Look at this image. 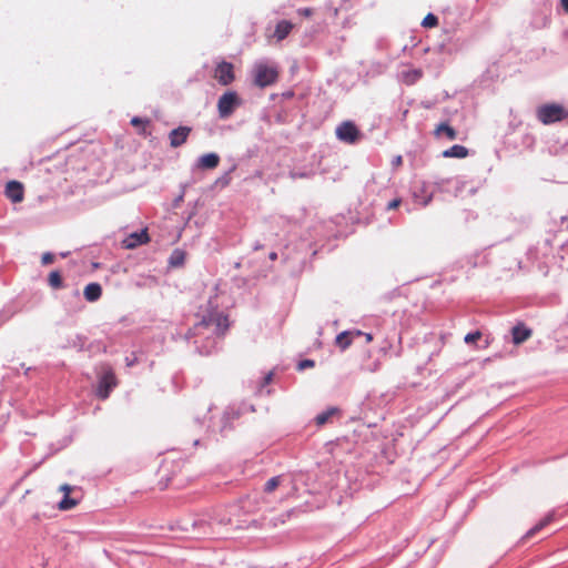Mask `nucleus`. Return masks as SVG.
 Here are the masks:
<instances>
[{"instance_id":"c756f323","label":"nucleus","mask_w":568,"mask_h":568,"mask_svg":"<svg viewBox=\"0 0 568 568\" xmlns=\"http://www.w3.org/2000/svg\"><path fill=\"white\" fill-rule=\"evenodd\" d=\"M315 366V362L313 359H302L297 364L298 371H304L306 368H312Z\"/></svg>"},{"instance_id":"9d476101","label":"nucleus","mask_w":568,"mask_h":568,"mask_svg":"<svg viewBox=\"0 0 568 568\" xmlns=\"http://www.w3.org/2000/svg\"><path fill=\"white\" fill-rule=\"evenodd\" d=\"M150 241V236L146 230L131 233L126 239L122 241V246L126 250H133L142 244Z\"/></svg>"},{"instance_id":"cd10ccee","label":"nucleus","mask_w":568,"mask_h":568,"mask_svg":"<svg viewBox=\"0 0 568 568\" xmlns=\"http://www.w3.org/2000/svg\"><path fill=\"white\" fill-rule=\"evenodd\" d=\"M235 170V166H233L229 172H225L222 176H220L216 181H215V184L221 186V187H225L230 184L231 182V172Z\"/></svg>"},{"instance_id":"b1692460","label":"nucleus","mask_w":568,"mask_h":568,"mask_svg":"<svg viewBox=\"0 0 568 568\" xmlns=\"http://www.w3.org/2000/svg\"><path fill=\"white\" fill-rule=\"evenodd\" d=\"M48 284L53 290H60L63 287V280L59 271H52L48 276Z\"/></svg>"},{"instance_id":"39448f33","label":"nucleus","mask_w":568,"mask_h":568,"mask_svg":"<svg viewBox=\"0 0 568 568\" xmlns=\"http://www.w3.org/2000/svg\"><path fill=\"white\" fill-rule=\"evenodd\" d=\"M241 104L242 100L235 91L223 93L217 101L220 119H229Z\"/></svg>"},{"instance_id":"6e6552de","label":"nucleus","mask_w":568,"mask_h":568,"mask_svg":"<svg viewBox=\"0 0 568 568\" xmlns=\"http://www.w3.org/2000/svg\"><path fill=\"white\" fill-rule=\"evenodd\" d=\"M191 132H192V128L185 126V125H180L176 129H173L169 133V140H170L171 148L176 149V148H180L181 145H183L186 142Z\"/></svg>"},{"instance_id":"2eb2a0df","label":"nucleus","mask_w":568,"mask_h":568,"mask_svg":"<svg viewBox=\"0 0 568 568\" xmlns=\"http://www.w3.org/2000/svg\"><path fill=\"white\" fill-rule=\"evenodd\" d=\"M220 164V156L217 153H206L197 159L196 166L202 170H213Z\"/></svg>"},{"instance_id":"a19ab883","label":"nucleus","mask_w":568,"mask_h":568,"mask_svg":"<svg viewBox=\"0 0 568 568\" xmlns=\"http://www.w3.org/2000/svg\"><path fill=\"white\" fill-rule=\"evenodd\" d=\"M448 181H449V180H442L440 182H439V181L435 182V184H436V186H437L439 190H442V187H443V185H444V182H448Z\"/></svg>"},{"instance_id":"72a5a7b5","label":"nucleus","mask_w":568,"mask_h":568,"mask_svg":"<svg viewBox=\"0 0 568 568\" xmlns=\"http://www.w3.org/2000/svg\"><path fill=\"white\" fill-rule=\"evenodd\" d=\"M400 203H402L400 199H394L390 202H388L386 209L387 210H395V209H397L400 205Z\"/></svg>"},{"instance_id":"f3484780","label":"nucleus","mask_w":568,"mask_h":568,"mask_svg":"<svg viewBox=\"0 0 568 568\" xmlns=\"http://www.w3.org/2000/svg\"><path fill=\"white\" fill-rule=\"evenodd\" d=\"M83 295L88 302H97L102 295V287L99 283H90L84 287Z\"/></svg>"},{"instance_id":"c03bdc74","label":"nucleus","mask_w":568,"mask_h":568,"mask_svg":"<svg viewBox=\"0 0 568 568\" xmlns=\"http://www.w3.org/2000/svg\"><path fill=\"white\" fill-rule=\"evenodd\" d=\"M268 257H270V260L275 261L277 258V253L276 252H271Z\"/></svg>"},{"instance_id":"c85d7f7f","label":"nucleus","mask_w":568,"mask_h":568,"mask_svg":"<svg viewBox=\"0 0 568 568\" xmlns=\"http://www.w3.org/2000/svg\"><path fill=\"white\" fill-rule=\"evenodd\" d=\"M481 332L480 331H474V332H470L468 334H466V336L464 337V342L468 345H471L474 344L475 342H477L478 339L481 338Z\"/></svg>"},{"instance_id":"4468645a","label":"nucleus","mask_w":568,"mask_h":568,"mask_svg":"<svg viewBox=\"0 0 568 568\" xmlns=\"http://www.w3.org/2000/svg\"><path fill=\"white\" fill-rule=\"evenodd\" d=\"M362 334L363 332L361 331H344L336 336L335 343L344 351L353 343L355 337H362Z\"/></svg>"},{"instance_id":"1a4fd4ad","label":"nucleus","mask_w":568,"mask_h":568,"mask_svg":"<svg viewBox=\"0 0 568 568\" xmlns=\"http://www.w3.org/2000/svg\"><path fill=\"white\" fill-rule=\"evenodd\" d=\"M4 194L13 203L22 202L24 197L23 184L16 180L9 181L6 185Z\"/></svg>"},{"instance_id":"a211bd4d","label":"nucleus","mask_w":568,"mask_h":568,"mask_svg":"<svg viewBox=\"0 0 568 568\" xmlns=\"http://www.w3.org/2000/svg\"><path fill=\"white\" fill-rule=\"evenodd\" d=\"M414 199L422 206H427L433 200V192H427L425 184L420 187H416L414 191Z\"/></svg>"},{"instance_id":"aec40b11","label":"nucleus","mask_w":568,"mask_h":568,"mask_svg":"<svg viewBox=\"0 0 568 568\" xmlns=\"http://www.w3.org/2000/svg\"><path fill=\"white\" fill-rule=\"evenodd\" d=\"M292 29H293V24L290 21L281 20L280 22H277V24L275 27L274 37L278 41H282L290 34Z\"/></svg>"},{"instance_id":"412c9836","label":"nucleus","mask_w":568,"mask_h":568,"mask_svg":"<svg viewBox=\"0 0 568 568\" xmlns=\"http://www.w3.org/2000/svg\"><path fill=\"white\" fill-rule=\"evenodd\" d=\"M554 520V513L547 514L538 524L530 528L523 539H529Z\"/></svg>"},{"instance_id":"4be33fe9","label":"nucleus","mask_w":568,"mask_h":568,"mask_svg":"<svg viewBox=\"0 0 568 568\" xmlns=\"http://www.w3.org/2000/svg\"><path fill=\"white\" fill-rule=\"evenodd\" d=\"M184 262H185V252L180 248H175L169 257V265L171 267L183 266Z\"/></svg>"},{"instance_id":"f8f14e48","label":"nucleus","mask_w":568,"mask_h":568,"mask_svg":"<svg viewBox=\"0 0 568 568\" xmlns=\"http://www.w3.org/2000/svg\"><path fill=\"white\" fill-rule=\"evenodd\" d=\"M241 416V413L239 409L229 407L224 410L222 417H221V428L220 432L224 435L229 430L233 429V422L239 419Z\"/></svg>"},{"instance_id":"2f4dec72","label":"nucleus","mask_w":568,"mask_h":568,"mask_svg":"<svg viewBox=\"0 0 568 568\" xmlns=\"http://www.w3.org/2000/svg\"><path fill=\"white\" fill-rule=\"evenodd\" d=\"M60 490L63 491L64 495H70L71 493L77 490V487L64 484L60 487Z\"/></svg>"},{"instance_id":"e433bc0d","label":"nucleus","mask_w":568,"mask_h":568,"mask_svg":"<svg viewBox=\"0 0 568 568\" xmlns=\"http://www.w3.org/2000/svg\"><path fill=\"white\" fill-rule=\"evenodd\" d=\"M273 379V373L270 372L267 373L264 377H263V381H262V386H266L268 385Z\"/></svg>"},{"instance_id":"f257e3e1","label":"nucleus","mask_w":568,"mask_h":568,"mask_svg":"<svg viewBox=\"0 0 568 568\" xmlns=\"http://www.w3.org/2000/svg\"><path fill=\"white\" fill-rule=\"evenodd\" d=\"M227 329V316L223 313L214 312L203 316L200 322L189 328L185 338H195L194 344L199 354L210 355L215 348L216 338L222 337Z\"/></svg>"},{"instance_id":"473e14b6","label":"nucleus","mask_w":568,"mask_h":568,"mask_svg":"<svg viewBox=\"0 0 568 568\" xmlns=\"http://www.w3.org/2000/svg\"><path fill=\"white\" fill-rule=\"evenodd\" d=\"M183 199H184V190L181 192V194H180L179 196H176V197L173 200L172 206H173L174 209L180 207L181 203L183 202Z\"/></svg>"},{"instance_id":"9b49d317","label":"nucleus","mask_w":568,"mask_h":568,"mask_svg":"<svg viewBox=\"0 0 568 568\" xmlns=\"http://www.w3.org/2000/svg\"><path fill=\"white\" fill-rule=\"evenodd\" d=\"M513 343L520 345L531 337L532 331L527 327L523 322L517 323L510 331Z\"/></svg>"},{"instance_id":"79ce46f5","label":"nucleus","mask_w":568,"mask_h":568,"mask_svg":"<svg viewBox=\"0 0 568 568\" xmlns=\"http://www.w3.org/2000/svg\"><path fill=\"white\" fill-rule=\"evenodd\" d=\"M294 95V92L293 91H287V92H284L283 93V97L286 98V99H290Z\"/></svg>"},{"instance_id":"7c9ffc66","label":"nucleus","mask_w":568,"mask_h":568,"mask_svg":"<svg viewBox=\"0 0 568 568\" xmlns=\"http://www.w3.org/2000/svg\"><path fill=\"white\" fill-rule=\"evenodd\" d=\"M54 260H55V255L51 252H45L41 256V263L43 265L52 264L54 262Z\"/></svg>"},{"instance_id":"a878e982","label":"nucleus","mask_w":568,"mask_h":568,"mask_svg":"<svg viewBox=\"0 0 568 568\" xmlns=\"http://www.w3.org/2000/svg\"><path fill=\"white\" fill-rule=\"evenodd\" d=\"M424 28H435L438 26V18L434 13H428L422 21Z\"/></svg>"},{"instance_id":"ddd939ff","label":"nucleus","mask_w":568,"mask_h":568,"mask_svg":"<svg viewBox=\"0 0 568 568\" xmlns=\"http://www.w3.org/2000/svg\"><path fill=\"white\" fill-rule=\"evenodd\" d=\"M433 134L436 139L445 138L447 141H455L458 138V132L448 122H440L436 125Z\"/></svg>"},{"instance_id":"f03ea898","label":"nucleus","mask_w":568,"mask_h":568,"mask_svg":"<svg viewBox=\"0 0 568 568\" xmlns=\"http://www.w3.org/2000/svg\"><path fill=\"white\" fill-rule=\"evenodd\" d=\"M536 118L545 125L561 122L568 118V110L559 103H545L536 109Z\"/></svg>"},{"instance_id":"5701e85b","label":"nucleus","mask_w":568,"mask_h":568,"mask_svg":"<svg viewBox=\"0 0 568 568\" xmlns=\"http://www.w3.org/2000/svg\"><path fill=\"white\" fill-rule=\"evenodd\" d=\"M80 503V499L77 497H71L70 495H63V498L59 503V509L61 510H70L74 508Z\"/></svg>"},{"instance_id":"37998d69","label":"nucleus","mask_w":568,"mask_h":568,"mask_svg":"<svg viewBox=\"0 0 568 568\" xmlns=\"http://www.w3.org/2000/svg\"><path fill=\"white\" fill-rule=\"evenodd\" d=\"M362 336H365L366 341L369 342L373 339V336L371 333H363Z\"/></svg>"},{"instance_id":"58836bf2","label":"nucleus","mask_w":568,"mask_h":568,"mask_svg":"<svg viewBox=\"0 0 568 568\" xmlns=\"http://www.w3.org/2000/svg\"><path fill=\"white\" fill-rule=\"evenodd\" d=\"M562 10L568 13V0H560Z\"/></svg>"},{"instance_id":"393cba45","label":"nucleus","mask_w":568,"mask_h":568,"mask_svg":"<svg viewBox=\"0 0 568 568\" xmlns=\"http://www.w3.org/2000/svg\"><path fill=\"white\" fill-rule=\"evenodd\" d=\"M131 124L135 128H139L141 126L142 129L140 130V133L141 134H145V126L148 124H150V120L149 119H142V118H139V116H133L131 119Z\"/></svg>"},{"instance_id":"423d86ee","label":"nucleus","mask_w":568,"mask_h":568,"mask_svg":"<svg viewBox=\"0 0 568 568\" xmlns=\"http://www.w3.org/2000/svg\"><path fill=\"white\" fill-rule=\"evenodd\" d=\"M335 133L339 141L348 143V144L357 143L363 136V133L359 131V129L356 126V124L352 121L342 122L336 128Z\"/></svg>"},{"instance_id":"c9c22d12","label":"nucleus","mask_w":568,"mask_h":568,"mask_svg":"<svg viewBox=\"0 0 568 568\" xmlns=\"http://www.w3.org/2000/svg\"><path fill=\"white\" fill-rule=\"evenodd\" d=\"M298 13L304 17H311L313 14V9L302 8V9H298Z\"/></svg>"},{"instance_id":"f704fd0d","label":"nucleus","mask_w":568,"mask_h":568,"mask_svg":"<svg viewBox=\"0 0 568 568\" xmlns=\"http://www.w3.org/2000/svg\"><path fill=\"white\" fill-rule=\"evenodd\" d=\"M72 346L79 347V349H82L84 346V341L81 336H75V338L72 341Z\"/></svg>"},{"instance_id":"0eeeda50","label":"nucleus","mask_w":568,"mask_h":568,"mask_svg":"<svg viewBox=\"0 0 568 568\" xmlns=\"http://www.w3.org/2000/svg\"><path fill=\"white\" fill-rule=\"evenodd\" d=\"M213 77L221 85H230L235 80L233 64L227 61L219 62L214 69Z\"/></svg>"},{"instance_id":"6ab92c4d","label":"nucleus","mask_w":568,"mask_h":568,"mask_svg":"<svg viewBox=\"0 0 568 568\" xmlns=\"http://www.w3.org/2000/svg\"><path fill=\"white\" fill-rule=\"evenodd\" d=\"M468 154L469 150L466 146L459 144H455L443 152L444 158L464 159L468 156Z\"/></svg>"},{"instance_id":"de8ad7c7","label":"nucleus","mask_w":568,"mask_h":568,"mask_svg":"<svg viewBox=\"0 0 568 568\" xmlns=\"http://www.w3.org/2000/svg\"><path fill=\"white\" fill-rule=\"evenodd\" d=\"M61 257H67L69 255V252H62L60 253Z\"/></svg>"},{"instance_id":"20e7f679","label":"nucleus","mask_w":568,"mask_h":568,"mask_svg":"<svg viewBox=\"0 0 568 568\" xmlns=\"http://www.w3.org/2000/svg\"><path fill=\"white\" fill-rule=\"evenodd\" d=\"M254 84L258 88H266L274 84L278 79L276 67H270L266 63H256L253 69Z\"/></svg>"},{"instance_id":"ea45409f","label":"nucleus","mask_w":568,"mask_h":568,"mask_svg":"<svg viewBox=\"0 0 568 568\" xmlns=\"http://www.w3.org/2000/svg\"><path fill=\"white\" fill-rule=\"evenodd\" d=\"M125 361H126V365H128V366H133V365L135 364V362H136V358H135V357H133V358L131 359L130 357H126V358H125Z\"/></svg>"},{"instance_id":"7ed1b4c3","label":"nucleus","mask_w":568,"mask_h":568,"mask_svg":"<svg viewBox=\"0 0 568 568\" xmlns=\"http://www.w3.org/2000/svg\"><path fill=\"white\" fill-rule=\"evenodd\" d=\"M118 385L113 368L109 364H102L98 372V384L95 395L98 398L106 399Z\"/></svg>"},{"instance_id":"dca6fc26","label":"nucleus","mask_w":568,"mask_h":568,"mask_svg":"<svg viewBox=\"0 0 568 568\" xmlns=\"http://www.w3.org/2000/svg\"><path fill=\"white\" fill-rule=\"evenodd\" d=\"M342 415V412L338 407H335V406H332V407H328L326 410L320 413L316 417H315V424L317 426H324L328 423H332V419L334 417H339Z\"/></svg>"},{"instance_id":"bb28decb","label":"nucleus","mask_w":568,"mask_h":568,"mask_svg":"<svg viewBox=\"0 0 568 568\" xmlns=\"http://www.w3.org/2000/svg\"><path fill=\"white\" fill-rule=\"evenodd\" d=\"M280 483H281L280 476L270 478L264 486V491L272 493L273 490H275L278 487Z\"/></svg>"},{"instance_id":"49530a36","label":"nucleus","mask_w":568,"mask_h":568,"mask_svg":"<svg viewBox=\"0 0 568 568\" xmlns=\"http://www.w3.org/2000/svg\"><path fill=\"white\" fill-rule=\"evenodd\" d=\"M262 247H263V245H262V244H260V243H256V244L254 245V250H261Z\"/></svg>"},{"instance_id":"a18cd8bd","label":"nucleus","mask_w":568,"mask_h":568,"mask_svg":"<svg viewBox=\"0 0 568 568\" xmlns=\"http://www.w3.org/2000/svg\"><path fill=\"white\" fill-rule=\"evenodd\" d=\"M72 295H73L78 301H80V292H79V290H74V291L72 292Z\"/></svg>"},{"instance_id":"4c0bfd02","label":"nucleus","mask_w":568,"mask_h":568,"mask_svg":"<svg viewBox=\"0 0 568 568\" xmlns=\"http://www.w3.org/2000/svg\"><path fill=\"white\" fill-rule=\"evenodd\" d=\"M402 162H403L402 156H400V155H397V156L393 160V165L398 166V165H400V164H402Z\"/></svg>"}]
</instances>
